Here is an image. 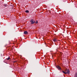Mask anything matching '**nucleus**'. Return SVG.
<instances>
[{
    "label": "nucleus",
    "mask_w": 77,
    "mask_h": 77,
    "mask_svg": "<svg viewBox=\"0 0 77 77\" xmlns=\"http://www.w3.org/2000/svg\"><path fill=\"white\" fill-rule=\"evenodd\" d=\"M35 23L36 24H38V20H36V21Z\"/></svg>",
    "instance_id": "9d476101"
},
{
    "label": "nucleus",
    "mask_w": 77,
    "mask_h": 77,
    "mask_svg": "<svg viewBox=\"0 0 77 77\" xmlns=\"http://www.w3.org/2000/svg\"><path fill=\"white\" fill-rule=\"evenodd\" d=\"M14 63H15L16 62V61H14Z\"/></svg>",
    "instance_id": "f8f14e48"
},
{
    "label": "nucleus",
    "mask_w": 77,
    "mask_h": 77,
    "mask_svg": "<svg viewBox=\"0 0 77 77\" xmlns=\"http://www.w3.org/2000/svg\"><path fill=\"white\" fill-rule=\"evenodd\" d=\"M56 67L58 69L59 71H60V70H62L61 67H60V66H59V65H57V66H56Z\"/></svg>",
    "instance_id": "f03ea898"
},
{
    "label": "nucleus",
    "mask_w": 77,
    "mask_h": 77,
    "mask_svg": "<svg viewBox=\"0 0 77 77\" xmlns=\"http://www.w3.org/2000/svg\"><path fill=\"white\" fill-rule=\"evenodd\" d=\"M53 41H54V42H57V40L56 38H54L53 39Z\"/></svg>",
    "instance_id": "20e7f679"
},
{
    "label": "nucleus",
    "mask_w": 77,
    "mask_h": 77,
    "mask_svg": "<svg viewBox=\"0 0 77 77\" xmlns=\"http://www.w3.org/2000/svg\"><path fill=\"white\" fill-rule=\"evenodd\" d=\"M9 59H10V57H9L8 58H7V60H9Z\"/></svg>",
    "instance_id": "1a4fd4ad"
},
{
    "label": "nucleus",
    "mask_w": 77,
    "mask_h": 77,
    "mask_svg": "<svg viewBox=\"0 0 77 77\" xmlns=\"http://www.w3.org/2000/svg\"><path fill=\"white\" fill-rule=\"evenodd\" d=\"M30 22L31 23V24H33L35 23V21L33 19H32L30 20Z\"/></svg>",
    "instance_id": "f257e3e1"
},
{
    "label": "nucleus",
    "mask_w": 77,
    "mask_h": 77,
    "mask_svg": "<svg viewBox=\"0 0 77 77\" xmlns=\"http://www.w3.org/2000/svg\"><path fill=\"white\" fill-rule=\"evenodd\" d=\"M25 12H26V13H29V10H26Z\"/></svg>",
    "instance_id": "6e6552de"
},
{
    "label": "nucleus",
    "mask_w": 77,
    "mask_h": 77,
    "mask_svg": "<svg viewBox=\"0 0 77 77\" xmlns=\"http://www.w3.org/2000/svg\"><path fill=\"white\" fill-rule=\"evenodd\" d=\"M65 72H66L67 74H69V73H70V71L69 69H66L65 70Z\"/></svg>",
    "instance_id": "7ed1b4c3"
},
{
    "label": "nucleus",
    "mask_w": 77,
    "mask_h": 77,
    "mask_svg": "<svg viewBox=\"0 0 77 77\" xmlns=\"http://www.w3.org/2000/svg\"><path fill=\"white\" fill-rule=\"evenodd\" d=\"M4 6L5 7H7V4H5Z\"/></svg>",
    "instance_id": "9b49d317"
},
{
    "label": "nucleus",
    "mask_w": 77,
    "mask_h": 77,
    "mask_svg": "<svg viewBox=\"0 0 77 77\" xmlns=\"http://www.w3.org/2000/svg\"><path fill=\"white\" fill-rule=\"evenodd\" d=\"M74 77H77V72H76L74 76Z\"/></svg>",
    "instance_id": "423d86ee"
},
{
    "label": "nucleus",
    "mask_w": 77,
    "mask_h": 77,
    "mask_svg": "<svg viewBox=\"0 0 77 77\" xmlns=\"http://www.w3.org/2000/svg\"><path fill=\"white\" fill-rule=\"evenodd\" d=\"M62 72L63 73H64V74H67V73L66 72H64V71H62Z\"/></svg>",
    "instance_id": "0eeeda50"
},
{
    "label": "nucleus",
    "mask_w": 77,
    "mask_h": 77,
    "mask_svg": "<svg viewBox=\"0 0 77 77\" xmlns=\"http://www.w3.org/2000/svg\"><path fill=\"white\" fill-rule=\"evenodd\" d=\"M24 33L25 35H26V34H28V32H27V31H25L24 32Z\"/></svg>",
    "instance_id": "39448f33"
}]
</instances>
